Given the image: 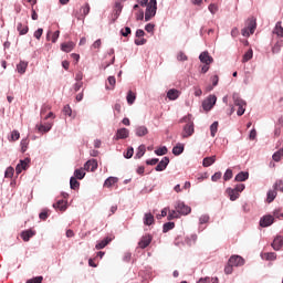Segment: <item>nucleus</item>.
<instances>
[{"mask_svg": "<svg viewBox=\"0 0 283 283\" xmlns=\"http://www.w3.org/2000/svg\"><path fill=\"white\" fill-rule=\"evenodd\" d=\"M180 123H186L182 127L181 138H191L196 134V125L193 124V115L188 114L180 119Z\"/></svg>", "mask_w": 283, "mask_h": 283, "instance_id": "nucleus-1", "label": "nucleus"}, {"mask_svg": "<svg viewBox=\"0 0 283 283\" xmlns=\"http://www.w3.org/2000/svg\"><path fill=\"white\" fill-rule=\"evenodd\" d=\"M158 10V1L157 0H149L148 4L146 6L145 11V21H151L154 17H156V12Z\"/></svg>", "mask_w": 283, "mask_h": 283, "instance_id": "nucleus-2", "label": "nucleus"}, {"mask_svg": "<svg viewBox=\"0 0 283 283\" xmlns=\"http://www.w3.org/2000/svg\"><path fill=\"white\" fill-rule=\"evenodd\" d=\"M255 28H258L255 18H250L248 20V25L241 30L242 36H251V34H254Z\"/></svg>", "mask_w": 283, "mask_h": 283, "instance_id": "nucleus-3", "label": "nucleus"}, {"mask_svg": "<svg viewBox=\"0 0 283 283\" xmlns=\"http://www.w3.org/2000/svg\"><path fill=\"white\" fill-rule=\"evenodd\" d=\"M174 207L179 216H189L191 213V207L187 206L184 201H176Z\"/></svg>", "mask_w": 283, "mask_h": 283, "instance_id": "nucleus-4", "label": "nucleus"}, {"mask_svg": "<svg viewBox=\"0 0 283 283\" xmlns=\"http://www.w3.org/2000/svg\"><path fill=\"white\" fill-rule=\"evenodd\" d=\"M218 103V97L216 95H209L203 102H202V108L205 112H211L213 109V106Z\"/></svg>", "mask_w": 283, "mask_h": 283, "instance_id": "nucleus-5", "label": "nucleus"}, {"mask_svg": "<svg viewBox=\"0 0 283 283\" xmlns=\"http://www.w3.org/2000/svg\"><path fill=\"white\" fill-rule=\"evenodd\" d=\"M228 263L231 266H244V258L234 254V255L230 256Z\"/></svg>", "mask_w": 283, "mask_h": 283, "instance_id": "nucleus-6", "label": "nucleus"}, {"mask_svg": "<svg viewBox=\"0 0 283 283\" xmlns=\"http://www.w3.org/2000/svg\"><path fill=\"white\" fill-rule=\"evenodd\" d=\"M151 240H154V237H151V234L143 235L138 242L139 249H147V247H149V244H151Z\"/></svg>", "mask_w": 283, "mask_h": 283, "instance_id": "nucleus-7", "label": "nucleus"}, {"mask_svg": "<svg viewBox=\"0 0 283 283\" xmlns=\"http://www.w3.org/2000/svg\"><path fill=\"white\" fill-rule=\"evenodd\" d=\"M113 138H114V140H125V138H129V129H127V128L117 129V132Z\"/></svg>", "mask_w": 283, "mask_h": 283, "instance_id": "nucleus-8", "label": "nucleus"}, {"mask_svg": "<svg viewBox=\"0 0 283 283\" xmlns=\"http://www.w3.org/2000/svg\"><path fill=\"white\" fill-rule=\"evenodd\" d=\"M28 165H30V158H24L20 160V163L15 167V174L19 176L22 171L28 169Z\"/></svg>", "mask_w": 283, "mask_h": 283, "instance_id": "nucleus-9", "label": "nucleus"}, {"mask_svg": "<svg viewBox=\"0 0 283 283\" xmlns=\"http://www.w3.org/2000/svg\"><path fill=\"white\" fill-rule=\"evenodd\" d=\"M273 222H275V218H273V216H271V214L263 216L260 219V227H262L264 229L266 227H271V224H273Z\"/></svg>", "mask_w": 283, "mask_h": 283, "instance_id": "nucleus-10", "label": "nucleus"}, {"mask_svg": "<svg viewBox=\"0 0 283 283\" xmlns=\"http://www.w3.org/2000/svg\"><path fill=\"white\" fill-rule=\"evenodd\" d=\"M98 169V161L96 159H90L84 164L85 171H96Z\"/></svg>", "mask_w": 283, "mask_h": 283, "instance_id": "nucleus-11", "label": "nucleus"}, {"mask_svg": "<svg viewBox=\"0 0 283 283\" xmlns=\"http://www.w3.org/2000/svg\"><path fill=\"white\" fill-rule=\"evenodd\" d=\"M90 10H91L90 3H85V6H83V7L80 9V12H82V13L75 15L76 19H77L78 21H85V18L87 17V14H90Z\"/></svg>", "mask_w": 283, "mask_h": 283, "instance_id": "nucleus-12", "label": "nucleus"}, {"mask_svg": "<svg viewBox=\"0 0 283 283\" xmlns=\"http://www.w3.org/2000/svg\"><path fill=\"white\" fill-rule=\"evenodd\" d=\"M120 12H123V4L120 2H116L113 10V18L111 20V23H116V20L118 19V17H120Z\"/></svg>", "mask_w": 283, "mask_h": 283, "instance_id": "nucleus-13", "label": "nucleus"}, {"mask_svg": "<svg viewBox=\"0 0 283 283\" xmlns=\"http://www.w3.org/2000/svg\"><path fill=\"white\" fill-rule=\"evenodd\" d=\"M199 61L205 63V65H211V63H213V57H211V55H209V51H203L199 55Z\"/></svg>", "mask_w": 283, "mask_h": 283, "instance_id": "nucleus-14", "label": "nucleus"}, {"mask_svg": "<svg viewBox=\"0 0 283 283\" xmlns=\"http://www.w3.org/2000/svg\"><path fill=\"white\" fill-rule=\"evenodd\" d=\"M169 166V157H164L155 167V171H165Z\"/></svg>", "mask_w": 283, "mask_h": 283, "instance_id": "nucleus-15", "label": "nucleus"}, {"mask_svg": "<svg viewBox=\"0 0 283 283\" xmlns=\"http://www.w3.org/2000/svg\"><path fill=\"white\" fill-rule=\"evenodd\" d=\"M232 99L235 107H247V101L242 99V97H240V94L234 93L232 95Z\"/></svg>", "mask_w": 283, "mask_h": 283, "instance_id": "nucleus-16", "label": "nucleus"}, {"mask_svg": "<svg viewBox=\"0 0 283 283\" xmlns=\"http://www.w3.org/2000/svg\"><path fill=\"white\" fill-rule=\"evenodd\" d=\"M283 247V237L282 235H276L275 239L272 242V248L274 251H280Z\"/></svg>", "mask_w": 283, "mask_h": 283, "instance_id": "nucleus-17", "label": "nucleus"}, {"mask_svg": "<svg viewBox=\"0 0 283 283\" xmlns=\"http://www.w3.org/2000/svg\"><path fill=\"white\" fill-rule=\"evenodd\" d=\"M226 193L229 196L231 202H235V200L240 198V192H238L233 188H227Z\"/></svg>", "mask_w": 283, "mask_h": 283, "instance_id": "nucleus-18", "label": "nucleus"}, {"mask_svg": "<svg viewBox=\"0 0 283 283\" xmlns=\"http://www.w3.org/2000/svg\"><path fill=\"white\" fill-rule=\"evenodd\" d=\"M52 123L48 122L45 124H40L36 125V129L38 132H40L41 134H48V132H50L52 129Z\"/></svg>", "mask_w": 283, "mask_h": 283, "instance_id": "nucleus-19", "label": "nucleus"}, {"mask_svg": "<svg viewBox=\"0 0 283 283\" xmlns=\"http://www.w3.org/2000/svg\"><path fill=\"white\" fill-rule=\"evenodd\" d=\"M180 97V91L176 90V88H170L167 92V98H169V101H177V98Z\"/></svg>", "mask_w": 283, "mask_h": 283, "instance_id": "nucleus-20", "label": "nucleus"}, {"mask_svg": "<svg viewBox=\"0 0 283 283\" xmlns=\"http://www.w3.org/2000/svg\"><path fill=\"white\" fill-rule=\"evenodd\" d=\"M36 235V232L33 230H25L21 232V238L24 242H30V238H34Z\"/></svg>", "mask_w": 283, "mask_h": 283, "instance_id": "nucleus-21", "label": "nucleus"}, {"mask_svg": "<svg viewBox=\"0 0 283 283\" xmlns=\"http://www.w3.org/2000/svg\"><path fill=\"white\" fill-rule=\"evenodd\" d=\"M149 134V129L146 128V126H136L135 128V135L142 138L143 136H147Z\"/></svg>", "mask_w": 283, "mask_h": 283, "instance_id": "nucleus-22", "label": "nucleus"}, {"mask_svg": "<svg viewBox=\"0 0 283 283\" xmlns=\"http://www.w3.org/2000/svg\"><path fill=\"white\" fill-rule=\"evenodd\" d=\"M235 182H245V180H249V172L248 171H240L234 177Z\"/></svg>", "mask_w": 283, "mask_h": 283, "instance_id": "nucleus-23", "label": "nucleus"}, {"mask_svg": "<svg viewBox=\"0 0 283 283\" xmlns=\"http://www.w3.org/2000/svg\"><path fill=\"white\" fill-rule=\"evenodd\" d=\"M109 242H112V238L106 237L104 240L96 243L95 249L101 251V249H105Z\"/></svg>", "mask_w": 283, "mask_h": 283, "instance_id": "nucleus-24", "label": "nucleus"}, {"mask_svg": "<svg viewBox=\"0 0 283 283\" xmlns=\"http://www.w3.org/2000/svg\"><path fill=\"white\" fill-rule=\"evenodd\" d=\"M17 30H18V32H19V35H20V36H23V35H25V34H28L30 28H28L27 24H23V23L19 22V23L17 24Z\"/></svg>", "mask_w": 283, "mask_h": 283, "instance_id": "nucleus-25", "label": "nucleus"}, {"mask_svg": "<svg viewBox=\"0 0 283 283\" xmlns=\"http://www.w3.org/2000/svg\"><path fill=\"white\" fill-rule=\"evenodd\" d=\"M53 209H57L59 211H65V209H67V201L59 200L57 202L53 203Z\"/></svg>", "mask_w": 283, "mask_h": 283, "instance_id": "nucleus-26", "label": "nucleus"}, {"mask_svg": "<svg viewBox=\"0 0 283 283\" xmlns=\"http://www.w3.org/2000/svg\"><path fill=\"white\" fill-rule=\"evenodd\" d=\"M74 42H64L61 44L62 52L70 53L72 50H74Z\"/></svg>", "mask_w": 283, "mask_h": 283, "instance_id": "nucleus-27", "label": "nucleus"}, {"mask_svg": "<svg viewBox=\"0 0 283 283\" xmlns=\"http://www.w3.org/2000/svg\"><path fill=\"white\" fill-rule=\"evenodd\" d=\"M185 151V144L178 143L175 147H172L174 156H180Z\"/></svg>", "mask_w": 283, "mask_h": 283, "instance_id": "nucleus-28", "label": "nucleus"}, {"mask_svg": "<svg viewBox=\"0 0 283 283\" xmlns=\"http://www.w3.org/2000/svg\"><path fill=\"white\" fill-rule=\"evenodd\" d=\"M154 223V214H151V212H147L144 214V224L146 227H151V224Z\"/></svg>", "mask_w": 283, "mask_h": 283, "instance_id": "nucleus-29", "label": "nucleus"}, {"mask_svg": "<svg viewBox=\"0 0 283 283\" xmlns=\"http://www.w3.org/2000/svg\"><path fill=\"white\" fill-rule=\"evenodd\" d=\"M216 163V156L205 157L202 160L203 167H211Z\"/></svg>", "mask_w": 283, "mask_h": 283, "instance_id": "nucleus-30", "label": "nucleus"}, {"mask_svg": "<svg viewBox=\"0 0 283 283\" xmlns=\"http://www.w3.org/2000/svg\"><path fill=\"white\" fill-rule=\"evenodd\" d=\"M27 70H28V62L20 61V63L17 65L18 74H25Z\"/></svg>", "mask_w": 283, "mask_h": 283, "instance_id": "nucleus-31", "label": "nucleus"}, {"mask_svg": "<svg viewBox=\"0 0 283 283\" xmlns=\"http://www.w3.org/2000/svg\"><path fill=\"white\" fill-rule=\"evenodd\" d=\"M176 228V223L175 222H166L164 223L163 226V233H169V231H171V229H175Z\"/></svg>", "mask_w": 283, "mask_h": 283, "instance_id": "nucleus-32", "label": "nucleus"}, {"mask_svg": "<svg viewBox=\"0 0 283 283\" xmlns=\"http://www.w3.org/2000/svg\"><path fill=\"white\" fill-rule=\"evenodd\" d=\"M273 32H274V34H276L279 38H283V28H282V22H281V21L276 22Z\"/></svg>", "mask_w": 283, "mask_h": 283, "instance_id": "nucleus-33", "label": "nucleus"}, {"mask_svg": "<svg viewBox=\"0 0 283 283\" xmlns=\"http://www.w3.org/2000/svg\"><path fill=\"white\" fill-rule=\"evenodd\" d=\"M253 59V49H249L244 54L242 59V63H249Z\"/></svg>", "mask_w": 283, "mask_h": 283, "instance_id": "nucleus-34", "label": "nucleus"}, {"mask_svg": "<svg viewBox=\"0 0 283 283\" xmlns=\"http://www.w3.org/2000/svg\"><path fill=\"white\" fill-rule=\"evenodd\" d=\"M116 182H118V178H116V177H108L104 181V187H114V185H116Z\"/></svg>", "mask_w": 283, "mask_h": 283, "instance_id": "nucleus-35", "label": "nucleus"}, {"mask_svg": "<svg viewBox=\"0 0 283 283\" xmlns=\"http://www.w3.org/2000/svg\"><path fill=\"white\" fill-rule=\"evenodd\" d=\"M282 157H283V148L279 149L272 155V159L274 160V163H280L282 160Z\"/></svg>", "mask_w": 283, "mask_h": 283, "instance_id": "nucleus-36", "label": "nucleus"}, {"mask_svg": "<svg viewBox=\"0 0 283 283\" xmlns=\"http://www.w3.org/2000/svg\"><path fill=\"white\" fill-rule=\"evenodd\" d=\"M81 187V182L76 180V177H71L70 178V188L73 189L74 191Z\"/></svg>", "mask_w": 283, "mask_h": 283, "instance_id": "nucleus-37", "label": "nucleus"}, {"mask_svg": "<svg viewBox=\"0 0 283 283\" xmlns=\"http://www.w3.org/2000/svg\"><path fill=\"white\" fill-rule=\"evenodd\" d=\"M74 178L77 179V180H83V178H85V170H83V168L75 169L74 170Z\"/></svg>", "mask_w": 283, "mask_h": 283, "instance_id": "nucleus-38", "label": "nucleus"}, {"mask_svg": "<svg viewBox=\"0 0 283 283\" xmlns=\"http://www.w3.org/2000/svg\"><path fill=\"white\" fill-rule=\"evenodd\" d=\"M126 101H127L128 105H134V103L136 102V94H134V92H132V91H128Z\"/></svg>", "mask_w": 283, "mask_h": 283, "instance_id": "nucleus-39", "label": "nucleus"}, {"mask_svg": "<svg viewBox=\"0 0 283 283\" xmlns=\"http://www.w3.org/2000/svg\"><path fill=\"white\" fill-rule=\"evenodd\" d=\"M30 145V140L28 138H23L20 142V146H21V151L22 154H25L28 151V146Z\"/></svg>", "mask_w": 283, "mask_h": 283, "instance_id": "nucleus-40", "label": "nucleus"}, {"mask_svg": "<svg viewBox=\"0 0 283 283\" xmlns=\"http://www.w3.org/2000/svg\"><path fill=\"white\" fill-rule=\"evenodd\" d=\"M145 151H146L145 146H144V145L139 146V147L137 148L136 154H135V158H136L137 160L140 159V158H143V156H145Z\"/></svg>", "mask_w": 283, "mask_h": 283, "instance_id": "nucleus-41", "label": "nucleus"}, {"mask_svg": "<svg viewBox=\"0 0 283 283\" xmlns=\"http://www.w3.org/2000/svg\"><path fill=\"white\" fill-rule=\"evenodd\" d=\"M277 197V191L275 190H269L268 191V197H266V201L269 203L273 202V200H275V198Z\"/></svg>", "mask_w": 283, "mask_h": 283, "instance_id": "nucleus-42", "label": "nucleus"}, {"mask_svg": "<svg viewBox=\"0 0 283 283\" xmlns=\"http://www.w3.org/2000/svg\"><path fill=\"white\" fill-rule=\"evenodd\" d=\"M168 220H176L178 218H180V213L178 212V210H169L168 211Z\"/></svg>", "mask_w": 283, "mask_h": 283, "instance_id": "nucleus-43", "label": "nucleus"}, {"mask_svg": "<svg viewBox=\"0 0 283 283\" xmlns=\"http://www.w3.org/2000/svg\"><path fill=\"white\" fill-rule=\"evenodd\" d=\"M216 134H218V122H213L211 125H210V136L212 138H216Z\"/></svg>", "mask_w": 283, "mask_h": 283, "instance_id": "nucleus-44", "label": "nucleus"}, {"mask_svg": "<svg viewBox=\"0 0 283 283\" xmlns=\"http://www.w3.org/2000/svg\"><path fill=\"white\" fill-rule=\"evenodd\" d=\"M263 258L268 261H273L277 259V254L275 252H268L263 254Z\"/></svg>", "mask_w": 283, "mask_h": 283, "instance_id": "nucleus-45", "label": "nucleus"}, {"mask_svg": "<svg viewBox=\"0 0 283 283\" xmlns=\"http://www.w3.org/2000/svg\"><path fill=\"white\" fill-rule=\"evenodd\" d=\"M167 146H163L155 150L156 156H166L167 154Z\"/></svg>", "mask_w": 283, "mask_h": 283, "instance_id": "nucleus-46", "label": "nucleus"}, {"mask_svg": "<svg viewBox=\"0 0 283 283\" xmlns=\"http://www.w3.org/2000/svg\"><path fill=\"white\" fill-rule=\"evenodd\" d=\"M12 176H14V168L10 166L4 171V178H12Z\"/></svg>", "mask_w": 283, "mask_h": 283, "instance_id": "nucleus-47", "label": "nucleus"}, {"mask_svg": "<svg viewBox=\"0 0 283 283\" xmlns=\"http://www.w3.org/2000/svg\"><path fill=\"white\" fill-rule=\"evenodd\" d=\"M233 178V170L227 169L224 175H223V180L227 182Z\"/></svg>", "mask_w": 283, "mask_h": 283, "instance_id": "nucleus-48", "label": "nucleus"}, {"mask_svg": "<svg viewBox=\"0 0 283 283\" xmlns=\"http://www.w3.org/2000/svg\"><path fill=\"white\" fill-rule=\"evenodd\" d=\"M119 34H120L122 36H128L129 34H132V28L125 27V29H122V30L119 31Z\"/></svg>", "mask_w": 283, "mask_h": 283, "instance_id": "nucleus-49", "label": "nucleus"}, {"mask_svg": "<svg viewBox=\"0 0 283 283\" xmlns=\"http://www.w3.org/2000/svg\"><path fill=\"white\" fill-rule=\"evenodd\" d=\"M134 156V147H129L126 153H124V158L129 159Z\"/></svg>", "mask_w": 283, "mask_h": 283, "instance_id": "nucleus-50", "label": "nucleus"}, {"mask_svg": "<svg viewBox=\"0 0 283 283\" xmlns=\"http://www.w3.org/2000/svg\"><path fill=\"white\" fill-rule=\"evenodd\" d=\"M238 193H242V191H244V189H247V186L244 184H238L234 188H233Z\"/></svg>", "mask_w": 283, "mask_h": 283, "instance_id": "nucleus-51", "label": "nucleus"}, {"mask_svg": "<svg viewBox=\"0 0 283 283\" xmlns=\"http://www.w3.org/2000/svg\"><path fill=\"white\" fill-rule=\"evenodd\" d=\"M43 282V276H35L31 280H28L25 283H42Z\"/></svg>", "mask_w": 283, "mask_h": 283, "instance_id": "nucleus-52", "label": "nucleus"}, {"mask_svg": "<svg viewBox=\"0 0 283 283\" xmlns=\"http://www.w3.org/2000/svg\"><path fill=\"white\" fill-rule=\"evenodd\" d=\"M207 222H209V214H202L199 218V224H207Z\"/></svg>", "mask_w": 283, "mask_h": 283, "instance_id": "nucleus-53", "label": "nucleus"}, {"mask_svg": "<svg viewBox=\"0 0 283 283\" xmlns=\"http://www.w3.org/2000/svg\"><path fill=\"white\" fill-rule=\"evenodd\" d=\"M34 39H38V41L43 36V29L39 28L34 33H33Z\"/></svg>", "mask_w": 283, "mask_h": 283, "instance_id": "nucleus-54", "label": "nucleus"}, {"mask_svg": "<svg viewBox=\"0 0 283 283\" xmlns=\"http://www.w3.org/2000/svg\"><path fill=\"white\" fill-rule=\"evenodd\" d=\"M224 273L226 275H231V273H233V265H231L229 262L224 268Z\"/></svg>", "mask_w": 283, "mask_h": 283, "instance_id": "nucleus-55", "label": "nucleus"}, {"mask_svg": "<svg viewBox=\"0 0 283 283\" xmlns=\"http://www.w3.org/2000/svg\"><path fill=\"white\" fill-rule=\"evenodd\" d=\"M220 178H222V172L218 171L214 175L211 176V180L212 182H218V180H220Z\"/></svg>", "mask_w": 283, "mask_h": 283, "instance_id": "nucleus-56", "label": "nucleus"}, {"mask_svg": "<svg viewBox=\"0 0 283 283\" xmlns=\"http://www.w3.org/2000/svg\"><path fill=\"white\" fill-rule=\"evenodd\" d=\"M280 52H282V46H280V44L275 43V44L272 46V53H273V54H280Z\"/></svg>", "mask_w": 283, "mask_h": 283, "instance_id": "nucleus-57", "label": "nucleus"}, {"mask_svg": "<svg viewBox=\"0 0 283 283\" xmlns=\"http://www.w3.org/2000/svg\"><path fill=\"white\" fill-rule=\"evenodd\" d=\"M63 114H64L65 116H72V107H70V105H65V106L63 107Z\"/></svg>", "mask_w": 283, "mask_h": 283, "instance_id": "nucleus-58", "label": "nucleus"}, {"mask_svg": "<svg viewBox=\"0 0 283 283\" xmlns=\"http://www.w3.org/2000/svg\"><path fill=\"white\" fill-rule=\"evenodd\" d=\"M21 138V134L18 130H12L11 140H19Z\"/></svg>", "mask_w": 283, "mask_h": 283, "instance_id": "nucleus-59", "label": "nucleus"}, {"mask_svg": "<svg viewBox=\"0 0 283 283\" xmlns=\"http://www.w3.org/2000/svg\"><path fill=\"white\" fill-rule=\"evenodd\" d=\"M154 28H156V25L154 23H148V24L145 25V30L149 34H151V32H154Z\"/></svg>", "mask_w": 283, "mask_h": 283, "instance_id": "nucleus-60", "label": "nucleus"}, {"mask_svg": "<svg viewBox=\"0 0 283 283\" xmlns=\"http://www.w3.org/2000/svg\"><path fill=\"white\" fill-rule=\"evenodd\" d=\"M208 10L211 12V14H216V12H218V6L211 3L209 4Z\"/></svg>", "mask_w": 283, "mask_h": 283, "instance_id": "nucleus-61", "label": "nucleus"}, {"mask_svg": "<svg viewBox=\"0 0 283 283\" xmlns=\"http://www.w3.org/2000/svg\"><path fill=\"white\" fill-rule=\"evenodd\" d=\"M158 163H159L158 158H153V159L146 160V165H150L151 167H154V165H158Z\"/></svg>", "mask_w": 283, "mask_h": 283, "instance_id": "nucleus-62", "label": "nucleus"}, {"mask_svg": "<svg viewBox=\"0 0 283 283\" xmlns=\"http://www.w3.org/2000/svg\"><path fill=\"white\" fill-rule=\"evenodd\" d=\"M177 60H179V61H187V55L184 52H179L177 54Z\"/></svg>", "mask_w": 283, "mask_h": 283, "instance_id": "nucleus-63", "label": "nucleus"}, {"mask_svg": "<svg viewBox=\"0 0 283 283\" xmlns=\"http://www.w3.org/2000/svg\"><path fill=\"white\" fill-rule=\"evenodd\" d=\"M197 283H211V277L206 276L198 280Z\"/></svg>", "mask_w": 283, "mask_h": 283, "instance_id": "nucleus-64", "label": "nucleus"}]
</instances>
